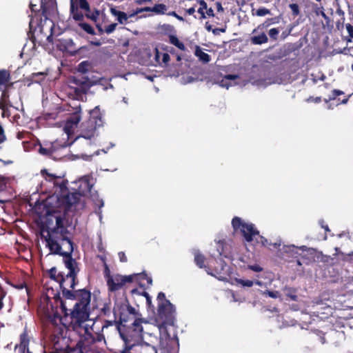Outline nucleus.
Listing matches in <instances>:
<instances>
[{
	"mask_svg": "<svg viewBox=\"0 0 353 353\" xmlns=\"http://www.w3.org/2000/svg\"><path fill=\"white\" fill-rule=\"evenodd\" d=\"M39 153L43 155H50L51 154V152L48 149H46L41 146L39 148Z\"/></svg>",
	"mask_w": 353,
	"mask_h": 353,
	"instance_id": "obj_45",
	"label": "nucleus"
},
{
	"mask_svg": "<svg viewBox=\"0 0 353 353\" xmlns=\"http://www.w3.org/2000/svg\"><path fill=\"white\" fill-rule=\"evenodd\" d=\"M279 33V31L277 28H272L269 30V36L270 38L276 40L277 39V36Z\"/></svg>",
	"mask_w": 353,
	"mask_h": 353,
	"instance_id": "obj_38",
	"label": "nucleus"
},
{
	"mask_svg": "<svg viewBox=\"0 0 353 353\" xmlns=\"http://www.w3.org/2000/svg\"><path fill=\"white\" fill-rule=\"evenodd\" d=\"M220 265H221V270H220V272H218L217 270H216V272L217 274H221V272H223V274H227L228 272V268L227 267L225 261H223L221 259H220Z\"/></svg>",
	"mask_w": 353,
	"mask_h": 353,
	"instance_id": "obj_35",
	"label": "nucleus"
},
{
	"mask_svg": "<svg viewBox=\"0 0 353 353\" xmlns=\"http://www.w3.org/2000/svg\"><path fill=\"white\" fill-rule=\"evenodd\" d=\"M46 232L47 234H42V237L50 250V254L63 256L65 266L68 270L67 274L62 272L58 274L60 288L61 290L63 288L74 289L77 285L76 276L79 270L76 261L72 258L73 243L68 236V230L64 227L63 219L57 216L56 227L48 228Z\"/></svg>",
	"mask_w": 353,
	"mask_h": 353,
	"instance_id": "obj_1",
	"label": "nucleus"
},
{
	"mask_svg": "<svg viewBox=\"0 0 353 353\" xmlns=\"http://www.w3.org/2000/svg\"><path fill=\"white\" fill-rule=\"evenodd\" d=\"M73 83L79 86L81 91L83 92H85L93 85V81L85 74L74 77Z\"/></svg>",
	"mask_w": 353,
	"mask_h": 353,
	"instance_id": "obj_11",
	"label": "nucleus"
},
{
	"mask_svg": "<svg viewBox=\"0 0 353 353\" xmlns=\"http://www.w3.org/2000/svg\"><path fill=\"white\" fill-rule=\"evenodd\" d=\"M236 283L244 288H250L254 285V280H245L243 279H236Z\"/></svg>",
	"mask_w": 353,
	"mask_h": 353,
	"instance_id": "obj_24",
	"label": "nucleus"
},
{
	"mask_svg": "<svg viewBox=\"0 0 353 353\" xmlns=\"http://www.w3.org/2000/svg\"><path fill=\"white\" fill-rule=\"evenodd\" d=\"M89 63L87 61H83L78 65V71L82 74H85L88 70Z\"/></svg>",
	"mask_w": 353,
	"mask_h": 353,
	"instance_id": "obj_28",
	"label": "nucleus"
},
{
	"mask_svg": "<svg viewBox=\"0 0 353 353\" xmlns=\"http://www.w3.org/2000/svg\"><path fill=\"white\" fill-rule=\"evenodd\" d=\"M187 13L190 15L191 14H193L195 12V8L194 7L192 8H188L187 10H186Z\"/></svg>",
	"mask_w": 353,
	"mask_h": 353,
	"instance_id": "obj_63",
	"label": "nucleus"
},
{
	"mask_svg": "<svg viewBox=\"0 0 353 353\" xmlns=\"http://www.w3.org/2000/svg\"><path fill=\"white\" fill-rule=\"evenodd\" d=\"M123 279H124V281H125V283H130V282L132 281V276H123Z\"/></svg>",
	"mask_w": 353,
	"mask_h": 353,
	"instance_id": "obj_59",
	"label": "nucleus"
},
{
	"mask_svg": "<svg viewBox=\"0 0 353 353\" xmlns=\"http://www.w3.org/2000/svg\"><path fill=\"white\" fill-rule=\"evenodd\" d=\"M79 8L86 12H90V6L87 0H78Z\"/></svg>",
	"mask_w": 353,
	"mask_h": 353,
	"instance_id": "obj_31",
	"label": "nucleus"
},
{
	"mask_svg": "<svg viewBox=\"0 0 353 353\" xmlns=\"http://www.w3.org/2000/svg\"><path fill=\"white\" fill-rule=\"evenodd\" d=\"M79 26L84 30L86 32H88V34H95V32H94V30L93 29V28L90 26L89 24L86 23H79Z\"/></svg>",
	"mask_w": 353,
	"mask_h": 353,
	"instance_id": "obj_26",
	"label": "nucleus"
},
{
	"mask_svg": "<svg viewBox=\"0 0 353 353\" xmlns=\"http://www.w3.org/2000/svg\"><path fill=\"white\" fill-rule=\"evenodd\" d=\"M90 43L95 46H100L101 45V42L99 40L92 41Z\"/></svg>",
	"mask_w": 353,
	"mask_h": 353,
	"instance_id": "obj_61",
	"label": "nucleus"
},
{
	"mask_svg": "<svg viewBox=\"0 0 353 353\" xmlns=\"http://www.w3.org/2000/svg\"><path fill=\"white\" fill-rule=\"evenodd\" d=\"M70 13L75 21H80L83 20V15L78 10L77 6L75 5L74 0H70Z\"/></svg>",
	"mask_w": 353,
	"mask_h": 353,
	"instance_id": "obj_17",
	"label": "nucleus"
},
{
	"mask_svg": "<svg viewBox=\"0 0 353 353\" xmlns=\"http://www.w3.org/2000/svg\"><path fill=\"white\" fill-rule=\"evenodd\" d=\"M40 10L42 11V14L46 18L48 8L46 3L44 2V0H41Z\"/></svg>",
	"mask_w": 353,
	"mask_h": 353,
	"instance_id": "obj_37",
	"label": "nucleus"
},
{
	"mask_svg": "<svg viewBox=\"0 0 353 353\" xmlns=\"http://www.w3.org/2000/svg\"><path fill=\"white\" fill-rule=\"evenodd\" d=\"M270 14V10L266 8H260L256 11V15L258 17H263Z\"/></svg>",
	"mask_w": 353,
	"mask_h": 353,
	"instance_id": "obj_29",
	"label": "nucleus"
},
{
	"mask_svg": "<svg viewBox=\"0 0 353 353\" xmlns=\"http://www.w3.org/2000/svg\"><path fill=\"white\" fill-rule=\"evenodd\" d=\"M102 312L105 315L110 314V306L107 304H105L103 307L102 308Z\"/></svg>",
	"mask_w": 353,
	"mask_h": 353,
	"instance_id": "obj_49",
	"label": "nucleus"
},
{
	"mask_svg": "<svg viewBox=\"0 0 353 353\" xmlns=\"http://www.w3.org/2000/svg\"><path fill=\"white\" fill-rule=\"evenodd\" d=\"M261 293L264 296H268L272 299L279 298L280 296V293L278 291H270L266 290L265 291H261Z\"/></svg>",
	"mask_w": 353,
	"mask_h": 353,
	"instance_id": "obj_27",
	"label": "nucleus"
},
{
	"mask_svg": "<svg viewBox=\"0 0 353 353\" xmlns=\"http://www.w3.org/2000/svg\"><path fill=\"white\" fill-rule=\"evenodd\" d=\"M169 41L171 44L177 47L179 49H180L181 50H185V45L182 42H181L176 36L170 35Z\"/></svg>",
	"mask_w": 353,
	"mask_h": 353,
	"instance_id": "obj_20",
	"label": "nucleus"
},
{
	"mask_svg": "<svg viewBox=\"0 0 353 353\" xmlns=\"http://www.w3.org/2000/svg\"><path fill=\"white\" fill-rule=\"evenodd\" d=\"M6 296V292H3L1 288H0V310H1L3 307V303L2 302V300Z\"/></svg>",
	"mask_w": 353,
	"mask_h": 353,
	"instance_id": "obj_47",
	"label": "nucleus"
},
{
	"mask_svg": "<svg viewBox=\"0 0 353 353\" xmlns=\"http://www.w3.org/2000/svg\"><path fill=\"white\" fill-rule=\"evenodd\" d=\"M323 223H324V221L323 220H320L319 221V224L321 225V226L323 228H324L325 230V231H330L328 226L327 225H324Z\"/></svg>",
	"mask_w": 353,
	"mask_h": 353,
	"instance_id": "obj_60",
	"label": "nucleus"
},
{
	"mask_svg": "<svg viewBox=\"0 0 353 353\" xmlns=\"http://www.w3.org/2000/svg\"><path fill=\"white\" fill-rule=\"evenodd\" d=\"M169 325L168 324L165 323V321H161L160 323H158L157 327L159 328V331L160 333V339L161 340H167V339H172V338L168 333L167 326Z\"/></svg>",
	"mask_w": 353,
	"mask_h": 353,
	"instance_id": "obj_15",
	"label": "nucleus"
},
{
	"mask_svg": "<svg viewBox=\"0 0 353 353\" xmlns=\"http://www.w3.org/2000/svg\"><path fill=\"white\" fill-rule=\"evenodd\" d=\"M117 23H111L110 24L109 26H108L105 29V32L107 33V34H111L112 32H113L114 31V30L116 29L117 28Z\"/></svg>",
	"mask_w": 353,
	"mask_h": 353,
	"instance_id": "obj_41",
	"label": "nucleus"
},
{
	"mask_svg": "<svg viewBox=\"0 0 353 353\" xmlns=\"http://www.w3.org/2000/svg\"><path fill=\"white\" fill-rule=\"evenodd\" d=\"M254 284H256L259 286H264L265 288H267V284L266 283H263L262 281H259V280H254Z\"/></svg>",
	"mask_w": 353,
	"mask_h": 353,
	"instance_id": "obj_54",
	"label": "nucleus"
},
{
	"mask_svg": "<svg viewBox=\"0 0 353 353\" xmlns=\"http://www.w3.org/2000/svg\"><path fill=\"white\" fill-rule=\"evenodd\" d=\"M143 275H144V278L147 280L148 283L150 285H152V278L148 276L146 274H143Z\"/></svg>",
	"mask_w": 353,
	"mask_h": 353,
	"instance_id": "obj_62",
	"label": "nucleus"
},
{
	"mask_svg": "<svg viewBox=\"0 0 353 353\" xmlns=\"http://www.w3.org/2000/svg\"><path fill=\"white\" fill-rule=\"evenodd\" d=\"M81 121L79 112H75L67 121L64 126V130L67 134H70L72 130L76 128Z\"/></svg>",
	"mask_w": 353,
	"mask_h": 353,
	"instance_id": "obj_12",
	"label": "nucleus"
},
{
	"mask_svg": "<svg viewBox=\"0 0 353 353\" xmlns=\"http://www.w3.org/2000/svg\"><path fill=\"white\" fill-rule=\"evenodd\" d=\"M157 300L159 301V303H162V302L165 301V300H167L165 299V294L163 292H159L157 296Z\"/></svg>",
	"mask_w": 353,
	"mask_h": 353,
	"instance_id": "obj_46",
	"label": "nucleus"
},
{
	"mask_svg": "<svg viewBox=\"0 0 353 353\" xmlns=\"http://www.w3.org/2000/svg\"><path fill=\"white\" fill-rule=\"evenodd\" d=\"M110 13L113 16L117 17L118 22L121 24L127 23L128 19L130 17L129 16L127 15V14L125 12L117 10L114 8H110Z\"/></svg>",
	"mask_w": 353,
	"mask_h": 353,
	"instance_id": "obj_14",
	"label": "nucleus"
},
{
	"mask_svg": "<svg viewBox=\"0 0 353 353\" xmlns=\"http://www.w3.org/2000/svg\"><path fill=\"white\" fill-rule=\"evenodd\" d=\"M87 17L92 19V21H96L99 16V11L96 10L94 12L91 14H86Z\"/></svg>",
	"mask_w": 353,
	"mask_h": 353,
	"instance_id": "obj_40",
	"label": "nucleus"
},
{
	"mask_svg": "<svg viewBox=\"0 0 353 353\" xmlns=\"http://www.w3.org/2000/svg\"><path fill=\"white\" fill-rule=\"evenodd\" d=\"M119 257L120 259V261L121 262H126L127 261V257L125 255V253L123 252H119Z\"/></svg>",
	"mask_w": 353,
	"mask_h": 353,
	"instance_id": "obj_51",
	"label": "nucleus"
},
{
	"mask_svg": "<svg viewBox=\"0 0 353 353\" xmlns=\"http://www.w3.org/2000/svg\"><path fill=\"white\" fill-rule=\"evenodd\" d=\"M315 12L317 15H321V17H323L327 24L330 23V18L324 12L323 7L318 8L316 10Z\"/></svg>",
	"mask_w": 353,
	"mask_h": 353,
	"instance_id": "obj_32",
	"label": "nucleus"
},
{
	"mask_svg": "<svg viewBox=\"0 0 353 353\" xmlns=\"http://www.w3.org/2000/svg\"><path fill=\"white\" fill-rule=\"evenodd\" d=\"M289 7L290 8L294 16H297L299 14V7L296 3L290 4Z\"/></svg>",
	"mask_w": 353,
	"mask_h": 353,
	"instance_id": "obj_34",
	"label": "nucleus"
},
{
	"mask_svg": "<svg viewBox=\"0 0 353 353\" xmlns=\"http://www.w3.org/2000/svg\"><path fill=\"white\" fill-rule=\"evenodd\" d=\"M143 8H138L135 12L131 14L130 15H129V17H134L136 14H139V13H141V12H143Z\"/></svg>",
	"mask_w": 353,
	"mask_h": 353,
	"instance_id": "obj_58",
	"label": "nucleus"
},
{
	"mask_svg": "<svg viewBox=\"0 0 353 353\" xmlns=\"http://www.w3.org/2000/svg\"><path fill=\"white\" fill-rule=\"evenodd\" d=\"M152 12H155L156 14H165V12L167 11L168 7L165 4L158 3V4H155L152 8Z\"/></svg>",
	"mask_w": 353,
	"mask_h": 353,
	"instance_id": "obj_21",
	"label": "nucleus"
},
{
	"mask_svg": "<svg viewBox=\"0 0 353 353\" xmlns=\"http://www.w3.org/2000/svg\"><path fill=\"white\" fill-rule=\"evenodd\" d=\"M56 273H57V268L55 267L52 268L49 270V275H50V279L59 283L60 277H59L58 274H57Z\"/></svg>",
	"mask_w": 353,
	"mask_h": 353,
	"instance_id": "obj_30",
	"label": "nucleus"
},
{
	"mask_svg": "<svg viewBox=\"0 0 353 353\" xmlns=\"http://www.w3.org/2000/svg\"><path fill=\"white\" fill-rule=\"evenodd\" d=\"M61 290L63 296L65 299L71 301H77L73 308L68 309L67 307V302L63 301L61 297L58 296V300L60 301L61 307L65 316L70 315L72 320H74L79 324L87 321L90 316L89 304L91 298L90 292L85 289L71 291L66 288H63Z\"/></svg>",
	"mask_w": 353,
	"mask_h": 353,
	"instance_id": "obj_3",
	"label": "nucleus"
},
{
	"mask_svg": "<svg viewBox=\"0 0 353 353\" xmlns=\"http://www.w3.org/2000/svg\"><path fill=\"white\" fill-rule=\"evenodd\" d=\"M144 296L146 298L147 304L149 307L152 306V299L147 292H144ZM152 307L154 306L152 305Z\"/></svg>",
	"mask_w": 353,
	"mask_h": 353,
	"instance_id": "obj_48",
	"label": "nucleus"
},
{
	"mask_svg": "<svg viewBox=\"0 0 353 353\" xmlns=\"http://www.w3.org/2000/svg\"><path fill=\"white\" fill-rule=\"evenodd\" d=\"M345 28L348 32L349 36L351 38H353V26L350 23H347L345 26Z\"/></svg>",
	"mask_w": 353,
	"mask_h": 353,
	"instance_id": "obj_44",
	"label": "nucleus"
},
{
	"mask_svg": "<svg viewBox=\"0 0 353 353\" xmlns=\"http://www.w3.org/2000/svg\"><path fill=\"white\" fill-rule=\"evenodd\" d=\"M127 310L128 312V313L131 315L133 316V317L134 318V319H136L137 318H140L139 316V314L137 313V311H136V309L130 305H128L127 307Z\"/></svg>",
	"mask_w": 353,
	"mask_h": 353,
	"instance_id": "obj_39",
	"label": "nucleus"
},
{
	"mask_svg": "<svg viewBox=\"0 0 353 353\" xmlns=\"http://www.w3.org/2000/svg\"><path fill=\"white\" fill-rule=\"evenodd\" d=\"M158 318L160 321H165L169 325H174L175 321V307L170 301L165 300L159 303Z\"/></svg>",
	"mask_w": 353,
	"mask_h": 353,
	"instance_id": "obj_5",
	"label": "nucleus"
},
{
	"mask_svg": "<svg viewBox=\"0 0 353 353\" xmlns=\"http://www.w3.org/2000/svg\"><path fill=\"white\" fill-rule=\"evenodd\" d=\"M250 41L254 45H261L266 43L268 41V38L264 32H262L259 35L252 37Z\"/></svg>",
	"mask_w": 353,
	"mask_h": 353,
	"instance_id": "obj_18",
	"label": "nucleus"
},
{
	"mask_svg": "<svg viewBox=\"0 0 353 353\" xmlns=\"http://www.w3.org/2000/svg\"><path fill=\"white\" fill-rule=\"evenodd\" d=\"M10 73L6 70H0V85H2L10 81Z\"/></svg>",
	"mask_w": 353,
	"mask_h": 353,
	"instance_id": "obj_22",
	"label": "nucleus"
},
{
	"mask_svg": "<svg viewBox=\"0 0 353 353\" xmlns=\"http://www.w3.org/2000/svg\"><path fill=\"white\" fill-rule=\"evenodd\" d=\"M194 261L196 264L200 268H202L204 267V261L205 256L201 254L199 251H195L194 252Z\"/></svg>",
	"mask_w": 353,
	"mask_h": 353,
	"instance_id": "obj_19",
	"label": "nucleus"
},
{
	"mask_svg": "<svg viewBox=\"0 0 353 353\" xmlns=\"http://www.w3.org/2000/svg\"><path fill=\"white\" fill-rule=\"evenodd\" d=\"M107 284L109 290L112 292L117 291L125 284L123 276L119 274L110 276L106 274Z\"/></svg>",
	"mask_w": 353,
	"mask_h": 353,
	"instance_id": "obj_10",
	"label": "nucleus"
},
{
	"mask_svg": "<svg viewBox=\"0 0 353 353\" xmlns=\"http://www.w3.org/2000/svg\"><path fill=\"white\" fill-rule=\"evenodd\" d=\"M162 59L163 63H168L170 60V55L168 53H164Z\"/></svg>",
	"mask_w": 353,
	"mask_h": 353,
	"instance_id": "obj_55",
	"label": "nucleus"
},
{
	"mask_svg": "<svg viewBox=\"0 0 353 353\" xmlns=\"http://www.w3.org/2000/svg\"><path fill=\"white\" fill-rule=\"evenodd\" d=\"M206 10V14L209 16V17H213L214 16V10L212 8H208L205 9Z\"/></svg>",
	"mask_w": 353,
	"mask_h": 353,
	"instance_id": "obj_57",
	"label": "nucleus"
},
{
	"mask_svg": "<svg viewBox=\"0 0 353 353\" xmlns=\"http://www.w3.org/2000/svg\"><path fill=\"white\" fill-rule=\"evenodd\" d=\"M148 325H149V322L147 319L137 318L125 332L119 328V336L123 341L124 345V348L120 352L145 353V349L150 348L154 353H157V349L154 346L143 341V334L147 333L145 329Z\"/></svg>",
	"mask_w": 353,
	"mask_h": 353,
	"instance_id": "obj_2",
	"label": "nucleus"
},
{
	"mask_svg": "<svg viewBox=\"0 0 353 353\" xmlns=\"http://www.w3.org/2000/svg\"><path fill=\"white\" fill-rule=\"evenodd\" d=\"M248 269H250L254 272H259L263 270V268L261 266H259V265H248Z\"/></svg>",
	"mask_w": 353,
	"mask_h": 353,
	"instance_id": "obj_42",
	"label": "nucleus"
},
{
	"mask_svg": "<svg viewBox=\"0 0 353 353\" xmlns=\"http://www.w3.org/2000/svg\"><path fill=\"white\" fill-rule=\"evenodd\" d=\"M20 350L23 352V353L25 352L28 345V335L26 333H23L20 336Z\"/></svg>",
	"mask_w": 353,
	"mask_h": 353,
	"instance_id": "obj_23",
	"label": "nucleus"
},
{
	"mask_svg": "<svg viewBox=\"0 0 353 353\" xmlns=\"http://www.w3.org/2000/svg\"><path fill=\"white\" fill-rule=\"evenodd\" d=\"M205 29L208 30V31H212V25H210L208 22H206L205 23Z\"/></svg>",
	"mask_w": 353,
	"mask_h": 353,
	"instance_id": "obj_64",
	"label": "nucleus"
},
{
	"mask_svg": "<svg viewBox=\"0 0 353 353\" xmlns=\"http://www.w3.org/2000/svg\"><path fill=\"white\" fill-rule=\"evenodd\" d=\"M279 22V19L278 18L276 17H274V18H270V19H268L263 23V26L264 27H268L269 26L272 25V24H274L276 23H278Z\"/></svg>",
	"mask_w": 353,
	"mask_h": 353,
	"instance_id": "obj_36",
	"label": "nucleus"
},
{
	"mask_svg": "<svg viewBox=\"0 0 353 353\" xmlns=\"http://www.w3.org/2000/svg\"><path fill=\"white\" fill-rule=\"evenodd\" d=\"M225 32V29H224V28H214V30H212V33L214 35H218L220 34V32Z\"/></svg>",
	"mask_w": 353,
	"mask_h": 353,
	"instance_id": "obj_52",
	"label": "nucleus"
},
{
	"mask_svg": "<svg viewBox=\"0 0 353 353\" xmlns=\"http://www.w3.org/2000/svg\"><path fill=\"white\" fill-rule=\"evenodd\" d=\"M283 250H284L285 252L291 253L292 254L297 253V252L294 251L295 250H301L303 251H307V252L310 255L314 256V261H316L315 258H316V260L318 261L320 258L323 257L321 253L318 252L315 249L312 248H307L305 245H303L301 247H296L294 245H283Z\"/></svg>",
	"mask_w": 353,
	"mask_h": 353,
	"instance_id": "obj_9",
	"label": "nucleus"
},
{
	"mask_svg": "<svg viewBox=\"0 0 353 353\" xmlns=\"http://www.w3.org/2000/svg\"><path fill=\"white\" fill-rule=\"evenodd\" d=\"M232 225L234 230L241 229L245 240L250 242L253 236L259 234V232L254 229L252 223H243L239 217H234L232 221Z\"/></svg>",
	"mask_w": 353,
	"mask_h": 353,
	"instance_id": "obj_6",
	"label": "nucleus"
},
{
	"mask_svg": "<svg viewBox=\"0 0 353 353\" xmlns=\"http://www.w3.org/2000/svg\"><path fill=\"white\" fill-rule=\"evenodd\" d=\"M99 108L96 107L90 112V119L86 124H83V129L80 137L90 140L95 136L96 129L97 126H101L102 121L98 116Z\"/></svg>",
	"mask_w": 353,
	"mask_h": 353,
	"instance_id": "obj_4",
	"label": "nucleus"
},
{
	"mask_svg": "<svg viewBox=\"0 0 353 353\" xmlns=\"http://www.w3.org/2000/svg\"><path fill=\"white\" fill-rule=\"evenodd\" d=\"M71 352H74L76 353H83L82 349L81 348V347H79L78 345L75 348L72 349Z\"/></svg>",
	"mask_w": 353,
	"mask_h": 353,
	"instance_id": "obj_56",
	"label": "nucleus"
},
{
	"mask_svg": "<svg viewBox=\"0 0 353 353\" xmlns=\"http://www.w3.org/2000/svg\"><path fill=\"white\" fill-rule=\"evenodd\" d=\"M306 101L308 103L313 102V103H318L321 101V97H310L308 99H307Z\"/></svg>",
	"mask_w": 353,
	"mask_h": 353,
	"instance_id": "obj_43",
	"label": "nucleus"
},
{
	"mask_svg": "<svg viewBox=\"0 0 353 353\" xmlns=\"http://www.w3.org/2000/svg\"><path fill=\"white\" fill-rule=\"evenodd\" d=\"M239 77L236 74H227L224 76L217 83L223 88L228 89L230 86H233L238 83L236 81Z\"/></svg>",
	"mask_w": 353,
	"mask_h": 353,
	"instance_id": "obj_13",
	"label": "nucleus"
},
{
	"mask_svg": "<svg viewBox=\"0 0 353 353\" xmlns=\"http://www.w3.org/2000/svg\"><path fill=\"white\" fill-rule=\"evenodd\" d=\"M92 179L90 176H84L81 177L79 182L80 183L77 192L82 196H90L93 200L98 197L96 191H92L93 183L91 181Z\"/></svg>",
	"mask_w": 353,
	"mask_h": 353,
	"instance_id": "obj_8",
	"label": "nucleus"
},
{
	"mask_svg": "<svg viewBox=\"0 0 353 353\" xmlns=\"http://www.w3.org/2000/svg\"><path fill=\"white\" fill-rule=\"evenodd\" d=\"M217 244H218V246H217V249H216V253L213 252L212 254V256H214V257L222 255L223 241H219L217 242Z\"/></svg>",
	"mask_w": 353,
	"mask_h": 353,
	"instance_id": "obj_33",
	"label": "nucleus"
},
{
	"mask_svg": "<svg viewBox=\"0 0 353 353\" xmlns=\"http://www.w3.org/2000/svg\"><path fill=\"white\" fill-rule=\"evenodd\" d=\"M168 14L176 17L179 21L184 20L182 17L178 15L174 11L170 12L169 13H168Z\"/></svg>",
	"mask_w": 353,
	"mask_h": 353,
	"instance_id": "obj_50",
	"label": "nucleus"
},
{
	"mask_svg": "<svg viewBox=\"0 0 353 353\" xmlns=\"http://www.w3.org/2000/svg\"><path fill=\"white\" fill-rule=\"evenodd\" d=\"M196 57L204 63H209L211 60L210 56L203 51V50L199 47L196 46L194 52Z\"/></svg>",
	"mask_w": 353,
	"mask_h": 353,
	"instance_id": "obj_16",
	"label": "nucleus"
},
{
	"mask_svg": "<svg viewBox=\"0 0 353 353\" xmlns=\"http://www.w3.org/2000/svg\"><path fill=\"white\" fill-rule=\"evenodd\" d=\"M81 196L82 195L77 191L70 193L63 192L60 201L64 205L66 210H70L72 208H74V210H77L79 205L81 208L83 207V204L80 201Z\"/></svg>",
	"mask_w": 353,
	"mask_h": 353,
	"instance_id": "obj_7",
	"label": "nucleus"
},
{
	"mask_svg": "<svg viewBox=\"0 0 353 353\" xmlns=\"http://www.w3.org/2000/svg\"><path fill=\"white\" fill-rule=\"evenodd\" d=\"M336 96L334 94V91L332 90V94L329 96L328 99H325L324 101L325 103H327L330 101L335 100Z\"/></svg>",
	"mask_w": 353,
	"mask_h": 353,
	"instance_id": "obj_53",
	"label": "nucleus"
},
{
	"mask_svg": "<svg viewBox=\"0 0 353 353\" xmlns=\"http://www.w3.org/2000/svg\"><path fill=\"white\" fill-rule=\"evenodd\" d=\"M199 3L201 7L198 9V12L201 14V19H205L206 16L204 10L207 9V3L204 0H199Z\"/></svg>",
	"mask_w": 353,
	"mask_h": 353,
	"instance_id": "obj_25",
	"label": "nucleus"
}]
</instances>
